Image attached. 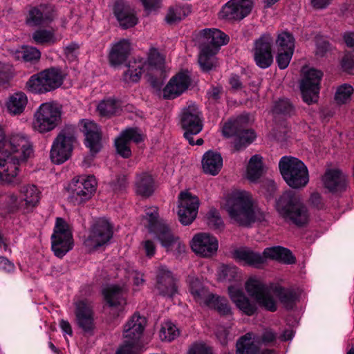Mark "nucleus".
Listing matches in <instances>:
<instances>
[{
  "mask_svg": "<svg viewBox=\"0 0 354 354\" xmlns=\"http://www.w3.org/2000/svg\"><path fill=\"white\" fill-rule=\"evenodd\" d=\"M145 317L134 314L124 326V337L125 340L138 344L145 329Z\"/></svg>",
  "mask_w": 354,
  "mask_h": 354,
  "instance_id": "cd10ccee",
  "label": "nucleus"
},
{
  "mask_svg": "<svg viewBox=\"0 0 354 354\" xmlns=\"http://www.w3.org/2000/svg\"><path fill=\"white\" fill-rule=\"evenodd\" d=\"M259 341L255 339L252 333H248L242 336L236 343V354H256L259 350L257 344Z\"/></svg>",
  "mask_w": 354,
  "mask_h": 354,
  "instance_id": "4c0bfd02",
  "label": "nucleus"
},
{
  "mask_svg": "<svg viewBox=\"0 0 354 354\" xmlns=\"http://www.w3.org/2000/svg\"><path fill=\"white\" fill-rule=\"evenodd\" d=\"M265 258L277 260L287 264L295 263V258L290 250L281 246H274L266 248L262 254Z\"/></svg>",
  "mask_w": 354,
  "mask_h": 354,
  "instance_id": "f704fd0d",
  "label": "nucleus"
},
{
  "mask_svg": "<svg viewBox=\"0 0 354 354\" xmlns=\"http://www.w3.org/2000/svg\"><path fill=\"white\" fill-rule=\"evenodd\" d=\"M135 191L138 195L148 197L154 191V180L151 175L142 172L136 176L135 181Z\"/></svg>",
  "mask_w": 354,
  "mask_h": 354,
  "instance_id": "e433bc0d",
  "label": "nucleus"
},
{
  "mask_svg": "<svg viewBox=\"0 0 354 354\" xmlns=\"http://www.w3.org/2000/svg\"><path fill=\"white\" fill-rule=\"evenodd\" d=\"M229 296L236 306L248 316L254 315L257 310L255 304L251 302L243 290L236 286L228 287Z\"/></svg>",
  "mask_w": 354,
  "mask_h": 354,
  "instance_id": "bb28decb",
  "label": "nucleus"
},
{
  "mask_svg": "<svg viewBox=\"0 0 354 354\" xmlns=\"http://www.w3.org/2000/svg\"><path fill=\"white\" fill-rule=\"evenodd\" d=\"M238 269L233 266L223 265L220 268L218 278L223 281H232L236 277Z\"/></svg>",
  "mask_w": 354,
  "mask_h": 354,
  "instance_id": "052dcab7",
  "label": "nucleus"
},
{
  "mask_svg": "<svg viewBox=\"0 0 354 354\" xmlns=\"http://www.w3.org/2000/svg\"><path fill=\"white\" fill-rule=\"evenodd\" d=\"M249 116L248 115H242L237 117L234 120H230L225 123L222 133L225 137L230 138L235 136L236 138L237 134L240 132L243 127H245L248 123Z\"/></svg>",
  "mask_w": 354,
  "mask_h": 354,
  "instance_id": "79ce46f5",
  "label": "nucleus"
},
{
  "mask_svg": "<svg viewBox=\"0 0 354 354\" xmlns=\"http://www.w3.org/2000/svg\"><path fill=\"white\" fill-rule=\"evenodd\" d=\"M187 354H212V352L204 343L196 342L189 347Z\"/></svg>",
  "mask_w": 354,
  "mask_h": 354,
  "instance_id": "0e129e2a",
  "label": "nucleus"
},
{
  "mask_svg": "<svg viewBox=\"0 0 354 354\" xmlns=\"http://www.w3.org/2000/svg\"><path fill=\"white\" fill-rule=\"evenodd\" d=\"M277 333L271 328H266L263 331L261 339H257L259 342L265 344L273 343L276 341Z\"/></svg>",
  "mask_w": 354,
  "mask_h": 354,
  "instance_id": "69168bd1",
  "label": "nucleus"
},
{
  "mask_svg": "<svg viewBox=\"0 0 354 354\" xmlns=\"http://www.w3.org/2000/svg\"><path fill=\"white\" fill-rule=\"evenodd\" d=\"M212 301L207 308L216 310L222 315H232V309L226 298L214 295Z\"/></svg>",
  "mask_w": 354,
  "mask_h": 354,
  "instance_id": "603ef678",
  "label": "nucleus"
},
{
  "mask_svg": "<svg viewBox=\"0 0 354 354\" xmlns=\"http://www.w3.org/2000/svg\"><path fill=\"white\" fill-rule=\"evenodd\" d=\"M0 207L7 209L9 212H26L20 196H18L12 192L0 195Z\"/></svg>",
  "mask_w": 354,
  "mask_h": 354,
  "instance_id": "58836bf2",
  "label": "nucleus"
},
{
  "mask_svg": "<svg viewBox=\"0 0 354 354\" xmlns=\"http://www.w3.org/2000/svg\"><path fill=\"white\" fill-rule=\"evenodd\" d=\"M13 76V70L11 65L0 63V85L7 83Z\"/></svg>",
  "mask_w": 354,
  "mask_h": 354,
  "instance_id": "680f3d73",
  "label": "nucleus"
},
{
  "mask_svg": "<svg viewBox=\"0 0 354 354\" xmlns=\"http://www.w3.org/2000/svg\"><path fill=\"white\" fill-rule=\"evenodd\" d=\"M144 139V136L138 128H128L123 131L120 136L115 140L117 152L123 158L131 156V151L129 147L130 142L139 143Z\"/></svg>",
  "mask_w": 354,
  "mask_h": 354,
  "instance_id": "4be33fe9",
  "label": "nucleus"
},
{
  "mask_svg": "<svg viewBox=\"0 0 354 354\" xmlns=\"http://www.w3.org/2000/svg\"><path fill=\"white\" fill-rule=\"evenodd\" d=\"M120 109V104L117 100L108 98L102 100L97 106V110L101 116L110 117L115 114Z\"/></svg>",
  "mask_w": 354,
  "mask_h": 354,
  "instance_id": "8fccbe9b",
  "label": "nucleus"
},
{
  "mask_svg": "<svg viewBox=\"0 0 354 354\" xmlns=\"http://www.w3.org/2000/svg\"><path fill=\"white\" fill-rule=\"evenodd\" d=\"M81 124L86 137L85 145L89 149L91 156H94L102 147L100 129L96 123L89 120H82Z\"/></svg>",
  "mask_w": 354,
  "mask_h": 354,
  "instance_id": "412c9836",
  "label": "nucleus"
},
{
  "mask_svg": "<svg viewBox=\"0 0 354 354\" xmlns=\"http://www.w3.org/2000/svg\"><path fill=\"white\" fill-rule=\"evenodd\" d=\"M32 153V143L25 133L15 132L5 136L3 149L0 151V180L8 183H18V166Z\"/></svg>",
  "mask_w": 354,
  "mask_h": 354,
  "instance_id": "f257e3e1",
  "label": "nucleus"
},
{
  "mask_svg": "<svg viewBox=\"0 0 354 354\" xmlns=\"http://www.w3.org/2000/svg\"><path fill=\"white\" fill-rule=\"evenodd\" d=\"M223 166V158L220 153L208 151L205 152L202 159V168L206 174L216 176Z\"/></svg>",
  "mask_w": 354,
  "mask_h": 354,
  "instance_id": "473e14b6",
  "label": "nucleus"
},
{
  "mask_svg": "<svg viewBox=\"0 0 354 354\" xmlns=\"http://www.w3.org/2000/svg\"><path fill=\"white\" fill-rule=\"evenodd\" d=\"M113 11L122 28L127 29L138 24L134 10L124 0H115Z\"/></svg>",
  "mask_w": 354,
  "mask_h": 354,
  "instance_id": "b1692460",
  "label": "nucleus"
},
{
  "mask_svg": "<svg viewBox=\"0 0 354 354\" xmlns=\"http://www.w3.org/2000/svg\"><path fill=\"white\" fill-rule=\"evenodd\" d=\"M138 344L124 340V343L116 351L115 354H136Z\"/></svg>",
  "mask_w": 354,
  "mask_h": 354,
  "instance_id": "338daca9",
  "label": "nucleus"
},
{
  "mask_svg": "<svg viewBox=\"0 0 354 354\" xmlns=\"http://www.w3.org/2000/svg\"><path fill=\"white\" fill-rule=\"evenodd\" d=\"M233 256L236 261L255 268H259L265 262V258L261 253L249 248L236 250Z\"/></svg>",
  "mask_w": 354,
  "mask_h": 354,
  "instance_id": "2f4dec72",
  "label": "nucleus"
},
{
  "mask_svg": "<svg viewBox=\"0 0 354 354\" xmlns=\"http://www.w3.org/2000/svg\"><path fill=\"white\" fill-rule=\"evenodd\" d=\"M256 138L255 133L252 129H245L243 127L234 141V147L236 151H240L245 149L251 144Z\"/></svg>",
  "mask_w": 354,
  "mask_h": 354,
  "instance_id": "49530a36",
  "label": "nucleus"
},
{
  "mask_svg": "<svg viewBox=\"0 0 354 354\" xmlns=\"http://www.w3.org/2000/svg\"><path fill=\"white\" fill-rule=\"evenodd\" d=\"M145 219L148 223L149 231L155 234L167 252H172L176 254H180L185 252V245L179 240L178 237L172 234L162 220L159 219L156 207H151L146 210Z\"/></svg>",
  "mask_w": 354,
  "mask_h": 354,
  "instance_id": "20e7f679",
  "label": "nucleus"
},
{
  "mask_svg": "<svg viewBox=\"0 0 354 354\" xmlns=\"http://www.w3.org/2000/svg\"><path fill=\"white\" fill-rule=\"evenodd\" d=\"M145 72L147 73V70L142 59L130 62L128 69L123 75V80L127 83H136L140 80L142 74Z\"/></svg>",
  "mask_w": 354,
  "mask_h": 354,
  "instance_id": "ea45409f",
  "label": "nucleus"
},
{
  "mask_svg": "<svg viewBox=\"0 0 354 354\" xmlns=\"http://www.w3.org/2000/svg\"><path fill=\"white\" fill-rule=\"evenodd\" d=\"M155 289L158 295L167 299H172L178 293L177 280L164 266L157 269Z\"/></svg>",
  "mask_w": 354,
  "mask_h": 354,
  "instance_id": "f3484780",
  "label": "nucleus"
},
{
  "mask_svg": "<svg viewBox=\"0 0 354 354\" xmlns=\"http://www.w3.org/2000/svg\"><path fill=\"white\" fill-rule=\"evenodd\" d=\"M62 106L58 102L41 104L33 115V129L40 133L54 130L62 122Z\"/></svg>",
  "mask_w": 354,
  "mask_h": 354,
  "instance_id": "0eeeda50",
  "label": "nucleus"
},
{
  "mask_svg": "<svg viewBox=\"0 0 354 354\" xmlns=\"http://www.w3.org/2000/svg\"><path fill=\"white\" fill-rule=\"evenodd\" d=\"M253 7L252 0H230L223 6L220 17L228 20H241L248 16Z\"/></svg>",
  "mask_w": 354,
  "mask_h": 354,
  "instance_id": "6ab92c4d",
  "label": "nucleus"
},
{
  "mask_svg": "<svg viewBox=\"0 0 354 354\" xmlns=\"http://www.w3.org/2000/svg\"><path fill=\"white\" fill-rule=\"evenodd\" d=\"M218 247L217 239L207 233L196 234L191 242V248L194 252L203 257L212 256L216 252Z\"/></svg>",
  "mask_w": 354,
  "mask_h": 354,
  "instance_id": "aec40b11",
  "label": "nucleus"
},
{
  "mask_svg": "<svg viewBox=\"0 0 354 354\" xmlns=\"http://www.w3.org/2000/svg\"><path fill=\"white\" fill-rule=\"evenodd\" d=\"M322 77L323 73L319 70L308 67L302 68V78L299 86L303 100L308 104L317 102Z\"/></svg>",
  "mask_w": 354,
  "mask_h": 354,
  "instance_id": "f8f14e48",
  "label": "nucleus"
},
{
  "mask_svg": "<svg viewBox=\"0 0 354 354\" xmlns=\"http://www.w3.org/2000/svg\"><path fill=\"white\" fill-rule=\"evenodd\" d=\"M75 140L73 128L67 127L61 130L51 146L50 157L52 162L59 165L66 161L71 156Z\"/></svg>",
  "mask_w": 354,
  "mask_h": 354,
  "instance_id": "6e6552de",
  "label": "nucleus"
},
{
  "mask_svg": "<svg viewBox=\"0 0 354 354\" xmlns=\"http://www.w3.org/2000/svg\"><path fill=\"white\" fill-rule=\"evenodd\" d=\"M19 194L26 212L35 207L40 199V192L34 185H24L19 189Z\"/></svg>",
  "mask_w": 354,
  "mask_h": 354,
  "instance_id": "c9c22d12",
  "label": "nucleus"
},
{
  "mask_svg": "<svg viewBox=\"0 0 354 354\" xmlns=\"http://www.w3.org/2000/svg\"><path fill=\"white\" fill-rule=\"evenodd\" d=\"M353 92V88L351 85L345 84L340 86L335 93V101L339 104L348 102L351 100Z\"/></svg>",
  "mask_w": 354,
  "mask_h": 354,
  "instance_id": "13d9d810",
  "label": "nucleus"
},
{
  "mask_svg": "<svg viewBox=\"0 0 354 354\" xmlns=\"http://www.w3.org/2000/svg\"><path fill=\"white\" fill-rule=\"evenodd\" d=\"M32 38L37 44H51L57 41L54 32L46 29H38L35 30Z\"/></svg>",
  "mask_w": 354,
  "mask_h": 354,
  "instance_id": "864d4df0",
  "label": "nucleus"
},
{
  "mask_svg": "<svg viewBox=\"0 0 354 354\" xmlns=\"http://www.w3.org/2000/svg\"><path fill=\"white\" fill-rule=\"evenodd\" d=\"M276 209L286 222L301 227L309 221V213L300 197L292 192H284L277 201Z\"/></svg>",
  "mask_w": 354,
  "mask_h": 354,
  "instance_id": "39448f33",
  "label": "nucleus"
},
{
  "mask_svg": "<svg viewBox=\"0 0 354 354\" xmlns=\"http://www.w3.org/2000/svg\"><path fill=\"white\" fill-rule=\"evenodd\" d=\"M113 236V229L106 219L100 218L91 227L84 244L88 250H94L107 244Z\"/></svg>",
  "mask_w": 354,
  "mask_h": 354,
  "instance_id": "ddd939ff",
  "label": "nucleus"
},
{
  "mask_svg": "<svg viewBox=\"0 0 354 354\" xmlns=\"http://www.w3.org/2000/svg\"><path fill=\"white\" fill-rule=\"evenodd\" d=\"M51 241L52 250L59 258H62L73 247V239L70 227L62 218H56Z\"/></svg>",
  "mask_w": 354,
  "mask_h": 354,
  "instance_id": "9b49d317",
  "label": "nucleus"
},
{
  "mask_svg": "<svg viewBox=\"0 0 354 354\" xmlns=\"http://www.w3.org/2000/svg\"><path fill=\"white\" fill-rule=\"evenodd\" d=\"M26 88L34 94H44L48 92L41 71L30 76L26 83Z\"/></svg>",
  "mask_w": 354,
  "mask_h": 354,
  "instance_id": "a18cd8bd",
  "label": "nucleus"
},
{
  "mask_svg": "<svg viewBox=\"0 0 354 354\" xmlns=\"http://www.w3.org/2000/svg\"><path fill=\"white\" fill-rule=\"evenodd\" d=\"M294 53V50H277L276 61L280 69L286 68Z\"/></svg>",
  "mask_w": 354,
  "mask_h": 354,
  "instance_id": "bf43d9fd",
  "label": "nucleus"
},
{
  "mask_svg": "<svg viewBox=\"0 0 354 354\" xmlns=\"http://www.w3.org/2000/svg\"><path fill=\"white\" fill-rule=\"evenodd\" d=\"M131 52V44L128 39H121L113 44L109 55L111 66H119L124 63Z\"/></svg>",
  "mask_w": 354,
  "mask_h": 354,
  "instance_id": "7c9ffc66",
  "label": "nucleus"
},
{
  "mask_svg": "<svg viewBox=\"0 0 354 354\" xmlns=\"http://www.w3.org/2000/svg\"><path fill=\"white\" fill-rule=\"evenodd\" d=\"M80 46L75 42H71L64 48V53L66 57L71 60H75L79 53Z\"/></svg>",
  "mask_w": 354,
  "mask_h": 354,
  "instance_id": "774afa93",
  "label": "nucleus"
},
{
  "mask_svg": "<svg viewBox=\"0 0 354 354\" xmlns=\"http://www.w3.org/2000/svg\"><path fill=\"white\" fill-rule=\"evenodd\" d=\"M97 188V180L93 176H81L73 178L68 185V200L74 205H80L90 200Z\"/></svg>",
  "mask_w": 354,
  "mask_h": 354,
  "instance_id": "1a4fd4ad",
  "label": "nucleus"
},
{
  "mask_svg": "<svg viewBox=\"0 0 354 354\" xmlns=\"http://www.w3.org/2000/svg\"><path fill=\"white\" fill-rule=\"evenodd\" d=\"M207 223L215 230L222 231L224 229L223 221L216 209H211L207 214Z\"/></svg>",
  "mask_w": 354,
  "mask_h": 354,
  "instance_id": "6e6d98bb",
  "label": "nucleus"
},
{
  "mask_svg": "<svg viewBox=\"0 0 354 354\" xmlns=\"http://www.w3.org/2000/svg\"><path fill=\"white\" fill-rule=\"evenodd\" d=\"M102 293L110 306H122L126 304L127 288L124 284L109 285L103 289Z\"/></svg>",
  "mask_w": 354,
  "mask_h": 354,
  "instance_id": "c756f323",
  "label": "nucleus"
},
{
  "mask_svg": "<svg viewBox=\"0 0 354 354\" xmlns=\"http://www.w3.org/2000/svg\"><path fill=\"white\" fill-rule=\"evenodd\" d=\"M189 292L196 303L207 308L212 304L214 295L196 278L190 280Z\"/></svg>",
  "mask_w": 354,
  "mask_h": 354,
  "instance_id": "c85d7f7f",
  "label": "nucleus"
},
{
  "mask_svg": "<svg viewBox=\"0 0 354 354\" xmlns=\"http://www.w3.org/2000/svg\"><path fill=\"white\" fill-rule=\"evenodd\" d=\"M225 208L231 222L248 226L264 219V213L254 204L251 195L245 191L232 192L227 198Z\"/></svg>",
  "mask_w": 354,
  "mask_h": 354,
  "instance_id": "7ed1b4c3",
  "label": "nucleus"
},
{
  "mask_svg": "<svg viewBox=\"0 0 354 354\" xmlns=\"http://www.w3.org/2000/svg\"><path fill=\"white\" fill-rule=\"evenodd\" d=\"M198 63L204 71H209L217 66V59L215 55L217 53H213L207 46H200Z\"/></svg>",
  "mask_w": 354,
  "mask_h": 354,
  "instance_id": "c03bdc74",
  "label": "nucleus"
},
{
  "mask_svg": "<svg viewBox=\"0 0 354 354\" xmlns=\"http://www.w3.org/2000/svg\"><path fill=\"white\" fill-rule=\"evenodd\" d=\"M245 289L261 306L271 312L277 310V302L272 294L275 295L287 308H292L297 299V295L293 290L283 288L279 286H268L255 278L248 280Z\"/></svg>",
  "mask_w": 354,
  "mask_h": 354,
  "instance_id": "f03ea898",
  "label": "nucleus"
},
{
  "mask_svg": "<svg viewBox=\"0 0 354 354\" xmlns=\"http://www.w3.org/2000/svg\"><path fill=\"white\" fill-rule=\"evenodd\" d=\"M275 44L277 50H295V38L287 31L278 32Z\"/></svg>",
  "mask_w": 354,
  "mask_h": 354,
  "instance_id": "3c124183",
  "label": "nucleus"
},
{
  "mask_svg": "<svg viewBox=\"0 0 354 354\" xmlns=\"http://www.w3.org/2000/svg\"><path fill=\"white\" fill-rule=\"evenodd\" d=\"M27 103L28 98L26 95L22 92H17L9 97L6 106L10 113L19 115L24 111Z\"/></svg>",
  "mask_w": 354,
  "mask_h": 354,
  "instance_id": "37998d69",
  "label": "nucleus"
},
{
  "mask_svg": "<svg viewBox=\"0 0 354 354\" xmlns=\"http://www.w3.org/2000/svg\"><path fill=\"white\" fill-rule=\"evenodd\" d=\"M324 187L331 192L344 190L348 185V176L338 169H328L322 178Z\"/></svg>",
  "mask_w": 354,
  "mask_h": 354,
  "instance_id": "393cba45",
  "label": "nucleus"
},
{
  "mask_svg": "<svg viewBox=\"0 0 354 354\" xmlns=\"http://www.w3.org/2000/svg\"><path fill=\"white\" fill-rule=\"evenodd\" d=\"M41 73L48 92L57 89L63 84L64 75L60 69L51 68Z\"/></svg>",
  "mask_w": 354,
  "mask_h": 354,
  "instance_id": "a19ab883",
  "label": "nucleus"
},
{
  "mask_svg": "<svg viewBox=\"0 0 354 354\" xmlns=\"http://www.w3.org/2000/svg\"><path fill=\"white\" fill-rule=\"evenodd\" d=\"M178 335V329L171 322H165L162 324L159 336L162 341L171 342Z\"/></svg>",
  "mask_w": 354,
  "mask_h": 354,
  "instance_id": "5fc2aeb1",
  "label": "nucleus"
},
{
  "mask_svg": "<svg viewBox=\"0 0 354 354\" xmlns=\"http://www.w3.org/2000/svg\"><path fill=\"white\" fill-rule=\"evenodd\" d=\"M199 207L197 196L189 192H182L178 196V215L184 225H190L196 218Z\"/></svg>",
  "mask_w": 354,
  "mask_h": 354,
  "instance_id": "4468645a",
  "label": "nucleus"
},
{
  "mask_svg": "<svg viewBox=\"0 0 354 354\" xmlns=\"http://www.w3.org/2000/svg\"><path fill=\"white\" fill-rule=\"evenodd\" d=\"M144 63L147 73L149 75L161 74L165 71V57L156 48L150 49L147 61Z\"/></svg>",
  "mask_w": 354,
  "mask_h": 354,
  "instance_id": "72a5a7b5",
  "label": "nucleus"
},
{
  "mask_svg": "<svg viewBox=\"0 0 354 354\" xmlns=\"http://www.w3.org/2000/svg\"><path fill=\"white\" fill-rule=\"evenodd\" d=\"M76 322L84 333L93 335L95 329L94 313L91 302L87 299H80L75 303Z\"/></svg>",
  "mask_w": 354,
  "mask_h": 354,
  "instance_id": "dca6fc26",
  "label": "nucleus"
},
{
  "mask_svg": "<svg viewBox=\"0 0 354 354\" xmlns=\"http://www.w3.org/2000/svg\"><path fill=\"white\" fill-rule=\"evenodd\" d=\"M201 46H207L213 53H218L221 46L227 44L228 37L218 29H204L201 32Z\"/></svg>",
  "mask_w": 354,
  "mask_h": 354,
  "instance_id": "a878e982",
  "label": "nucleus"
},
{
  "mask_svg": "<svg viewBox=\"0 0 354 354\" xmlns=\"http://www.w3.org/2000/svg\"><path fill=\"white\" fill-rule=\"evenodd\" d=\"M192 84V78L188 71H180L174 75L162 89L165 99L172 100L185 93Z\"/></svg>",
  "mask_w": 354,
  "mask_h": 354,
  "instance_id": "a211bd4d",
  "label": "nucleus"
},
{
  "mask_svg": "<svg viewBox=\"0 0 354 354\" xmlns=\"http://www.w3.org/2000/svg\"><path fill=\"white\" fill-rule=\"evenodd\" d=\"M283 179L293 189H301L309 182V173L306 165L299 159L292 156H283L279 162Z\"/></svg>",
  "mask_w": 354,
  "mask_h": 354,
  "instance_id": "423d86ee",
  "label": "nucleus"
},
{
  "mask_svg": "<svg viewBox=\"0 0 354 354\" xmlns=\"http://www.w3.org/2000/svg\"><path fill=\"white\" fill-rule=\"evenodd\" d=\"M18 57L21 56L25 62L38 61L41 57V52L35 47L24 46L17 51Z\"/></svg>",
  "mask_w": 354,
  "mask_h": 354,
  "instance_id": "4d7b16f0",
  "label": "nucleus"
},
{
  "mask_svg": "<svg viewBox=\"0 0 354 354\" xmlns=\"http://www.w3.org/2000/svg\"><path fill=\"white\" fill-rule=\"evenodd\" d=\"M180 124L185 131V138L191 145H194L193 136L199 133L203 127V115L196 104L190 103L182 109Z\"/></svg>",
  "mask_w": 354,
  "mask_h": 354,
  "instance_id": "9d476101",
  "label": "nucleus"
},
{
  "mask_svg": "<svg viewBox=\"0 0 354 354\" xmlns=\"http://www.w3.org/2000/svg\"><path fill=\"white\" fill-rule=\"evenodd\" d=\"M292 111V106L287 99L279 100L274 107V111L277 113L290 114Z\"/></svg>",
  "mask_w": 354,
  "mask_h": 354,
  "instance_id": "e2e57ef3",
  "label": "nucleus"
},
{
  "mask_svg": "<svg viewBox=\"0 0 354 354\" xmlns=\"http://www.w3.org/2000/svg\"><path fill=\"white\" fill-rule=\"evenodd\" d=\"M54 17L53 7L50 5L41 4L29 9L26 22L30 26H41L51 22Z\"/></svg>",
  "mask_w": 354,
  "mask_h": 354,
  "instance_id": "5701e85b",
  "label": "nucleus"
},
{
  "mask_svg": "<svg viewBox=\"0 0 354 354\" xmlns=\"http://www.w3.org/2000/svg\"><path fill=\"white\" fill-rule=\"evenodd\" d=\"M190 12L189 6L176 5L169 8L165 20L168 24L178 22L186 17Z\"/></svg>",
  "mask_w": 354,
  "mask_h": 354,
  "instance_id": "09e8293b",
  "label": "nucleus"
},
{
  "mask_svg": "<svg viewBox=\"0 0 354 354\" xmlns=\"http://www.w3.org/2000/svg\"><path fill=\"white\" fill-rule=\"evenodd\" d=\"M273 39L270 34H263L254 44L253 55L256 64L261 68H267L273 62L272 44Z\"/></svg>",
  "mask_w": 354,
  "mask_h": 354,
  "instance_id": "2eb2a0df",
  "label": "nucleus"
},
{
  "mask_svg": "<svg viewBox=\"0 0 354 354\" xmlns=\"http://www.w3.org/2000/svg\"><path fill=\"white\" fill-rule=\"evenodd\" d=\"M262 174V158L259 155L253 156L248 163L247 168V178L250 181H255L260 178Z\"/></svg>",
  "mask_w": 354,
  "mask_h": 354,
  "instance_id": "de8ad7c7",
  "label": "nucleus"
}]
</instances>
